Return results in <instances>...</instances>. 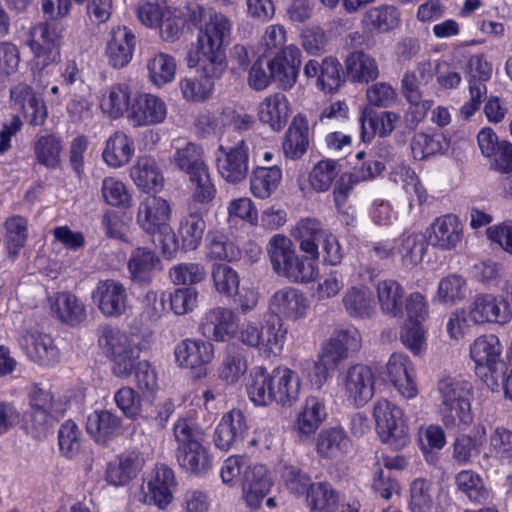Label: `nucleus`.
Listing matches in <instances>:
<instances>
[{
  "instance_id": "nucleus-10",
  "label": "nucleus",
  "mask_w": 512,
  "mask_h": 512,
  "mask_svg": "<svg viewBox=\"0 0 512 512\" xmlns=\"http://www.w3.org/2000/svg\"><path fill=\"white\" fill-rule=\"evenodd\" d=\"M248 145L245 140H240L234 146H219L217 155V168L228 183L237 184L246 179L248 167Z\"/></svg>"
},
{
  "instance_id": "nucleus-21",
  "label": "nucleus",
  "mask_w": 512,
  "mask_h": 512,
  "mask_svg": "<svg viewBox=\"0 0 512 512\" xmlns=\"http://www.w3.org/2000/svg\"><path fill=\"white\" fill-rule=\"evenodd\" d=\"M19 345L30 360L41 365L54 363L58 356L51 336L38 330L25 331L19 338Z\"/></svg>"
},
{
  "instance_id": "nucleus-5",
  "label": "nucleus",
  "mask_w": 512,
  "mask_h": 512,
  "mask_svg": "<svg viewBox=\"0 0 512 512\" xmlns=\"http://www.w3.org/2000/svg\"><path fill=\"white\" fill-rule=\"evenodd\" d=\"M373 416L378 434L384 443L394 449H402L409 443V427L399 407L387 399H380L374 404Z\"/></svg>"
},
{
  "instance_id": "nucleus-4",
  "label": "nucleus",
  "mask_w": 512,
  "mask_h": 512,
  "mask_svg": "<svg viewBox=\"0 0 512 512\" xmlns=\"http://www.w3.org/2000/svg\"><path fill=\"white\" fill-rule=\"evenodd\" d=\"M173 162L189 176V181L193 186V199L202 204L212 201L216 189L204 161L203 148L192 142L187 143L184 147L176 149Z\"/></svg>"
},
{
  "instance_id": "nucleus-26",
  "label": "nucleus",
  "mask_w": 512,
  "mask_h": 512,
  "mask_svg": "<svg viewBox=\"0 0 512 512\" xmlns=\"http://www.w3.org/2000/svg\"><path fill=\"white\" fill-rule=\"evenodd\" d=\"M122 418L109 410H99L87 418L86 429L96 443L106 446L122 433Z\"/></svg>"
},
{
  "instance_id": "nucleus-45",
  "label": "nucleus",
  "mask_w": 512,
  "mask_h": 512,
  "mask_svg": "<svg viewBox=\"0 0 512 512\" xmlns=\"http://www.w3.org/2000/svg\"><path fill=\"white\" fill-rule=\"evenodd\" d=\"M281 178L282 172L277 166L255 168L250 178L252 194L260 199L269 198L278 188Z\"/></svg>"
},
{
  "instance_id": "nucleus-58",
  "label": "nucleus",
  "mask_w": 512,
  "mask_h": 512,
  "mask_svg": "<svg viewBox=\"0 0 512 512\" xmlns=\"http://www.w3.org/2000/svg\"><path fill=\"white\" fill-rule=\"evenodd\" d=\"M456 485L472 502L482 504L489 498V491L483 480L471 470L459 472L456 476Z\"/></svg>"
},
{
  "instance_id": "nucleus-16",
  "label": "nucleus",
  "mask_w": 512,
  "mask_h": 512,
  "mask_svg": "<svg viewBox=\"0 0 512 512\" xmlns=\"http://www.w3.org/2000/svg\"><path fill=\"white\" fill-rule=\"evenodd\" d=\"M360 346L361 337L356 328L338 329L323 343L320 355L326 362L338 366L348 358L350 352L358 351Z\"/></svg>"
},
{
  "instance_id": "nucleus-46",
  "label": "nucleus",
  "mask_w": 512,
  "mask_h": 512,
  "mask_svg": "<svg viewBox=\"0 0 512 512\" xmlns=\"http://www.w3.org/2000/svg\"><path fill=\"white\" fill-rule=\"evenodd\" d=\"M377 297L384 313L397 316L402 312L404 289L397 281H380L377 285Z\"/></svg>"
},
{
  "instance_id": "nucleus-56",
  "label": "nucleus",
  "mask_w": 512,
  "mask_h": 512,
  "mask_svg": "<svg viewBox=\"0 0 512 512\" xmlns=\"http://www.w3.org/2000/svg\"><path fill=\"white\" fill-rule=\"evenodd\" d=\"M130 101V90L126 84L111 86L107 94L103 95L101 108L112 118H118L128 110Z\"/></svg>"
},
{
  "instance_id": "nucleus-48",
  "label": "nucleus",
  "mask_w": 512,
  "mask_h": 512,
  "mask_svg": "<svg viewBox=\"0 0 512 512\" xmlns=\"http://www.w3.org/2000/svg\"><path fill=\"white\" fill-rule=\"evenodd\" d=\"M62 149V141L55 134L38 135L34 142L37 161L48 168H55L59 164Z\"/></svg>"
},
{
  "instance_id": "nucleus-19",
  "label": "nucleus",
  "mask_w": 512,
  "mask_h": 512,
  "mask_svg": "<svg viewBox=\"0 0 512 512\" xmlns=\"http://www.w3.org/2000/svg\"><path fill=\"white\" fill-rule=\"evenodd\" d=\"M386 374L401 396L407 399L418 394L414 369L408 356L393 353L386 365Z\"/></svg>"
},
{
  "instance_id": "nucleus-63",
  "label": "nucleus",
  "mask_w": 512,
  "mask_h": 512,
  "mask_svg": "<svg viewBox=\"0 0 512 512\" xmlns=\"http://www.w3.org/2000/svg\"><path fill=\"white\" fill-rule=\"evenodd\" d=\"M58 443L61 454L67 458H73L80 452L81 432L73 421L68 420L61 425Z\"/></svg>"
},
{
  "instance_id": "nucleus-52",
  "label": "nucleus",
  "mask_w": 512,
  "mask_h": 512,
  "mask_svg": "<svg viewBox=\"0 0 512 512\" xmlns=\"http://www.w3.org/2000/svg\"><path fill=\"white\" fill-rule=\"evenodd\" d=\"M208 252L210 260L232 262L240 259L241 251L235 243L218 231L209 232L207 235Z\"/></svg>"
},
{
  "instance_id": "nucleus-11",
  "label": "nucleus",
  "mask_w": 512,
  "mask_h": 512,
  "mask_svg": "<svg viewBox=\"0 0 512 512\" xmlns=\"http://www.w3.org/2000/svg\"><path fill=\"white\" fill-rule=\"evenodd\" d=\"M342 384L347 399L355 406H363L374 395L375 375L371 367L355 364L343 373Z\"/></svg>"
},
{
  "instance_id": "nucleus-35",
  "label": "nucleus",
  "mask_w": 512,
  "mask_h": 512,
  "mask_svg": "<svg viewBox=\"0 0 512 512\" xmlns=\"http://www.w3.org/2000/svg\"><path fill=\"white\" fill-rule=\"evenodd\" d=\"M307 120L297 115L293 118L282 144L284 155L292 160L301 158L309 145Z\"/></svg>"
},
{
  "instance_id": "nucleus-44",
  "label": "nucleus",
  "mask_w": 512,
  "mask_h": 512,
  "mask_svg": "<svg viewBox=\"0 0 512 512\" xmlns=\"http://www.w3.org/2000/svg\"><path fill=\"white\" fill-rule=\"evenodd\" d=\"M327 233L321 223L314 218H305L298 222L295 237L300 240V249L313 259H318V242Z\"/></svg>"
},
{
  "instance_id": "nucleus-2",
  "label": "nucleus",
  "mask_w": 512,
  "mask_h": 512,
  "mask_svg": "<svg viewBox=\"0 0 512 512\" xmlns=\"http://www.w3.org/2000/svg\"><path fill=\"white\" fill-rule=\"evenodd\" d=\"M173 436L179 466L190 474L206 473L211 467V458L203 446V431L191 420L180 418L174 424Z\"/></svg>"
},
{
  "instance_id": "nucleus-18",
  "label": "nucleus",
  "mask_w": 512,
  "mask_h": 512,
  "mask_svg": "<svg viewBox=\"0 0 512 512\" xmlns=\"http://www.w3.org/2000/svg\"><path fill=\"white\" fill-rule=\"evenodd\" d=\"M241 485L247 504L258 508L270 491L272 480L264 465L253 463L249 459L246 469L243 470Z\"/></svg>"
},
{
  "instance_id": "nucleus-34",
  "label": "nucleus",
  "mask_w": 512,
  "mask_h": 512,
  "mask_svg": "<svg viewBox=\"0 0 512 512\" xmlns=\"http://www.w3.org/2000/svg\"><path fill=\"white\" fill-rule=\"evenodd\" d=\"M130 176L140 189L150 192L163 186L164 177L156 160L151 156H140L132 166Z\"/></svg>"
},
{
  "instance_id": "nucleus-54",
  "label": "nucleus",
  "mask_w": 512,
  "mask_h": 512,
  "mask_svg": "<svg viewBox=\"0 0 512 512\" xmlns=\"http://www.w3.org/2000/svg\"><path fill=\"white\" fill-rule=\"evenodd\" d=\"M246 370V361L240 351L235 346H227L218 369L219 378L229 384H234L245 374Z\"/></svg>"
},
{
  "instance_id": "nucleus-25",
  "label": "nucleus",
  "mask_w": 512,
  "mask_h": 512,
  "mask_svg": "<svg viewBox=\"0 0 512 512\" xmlns=\"http://www.w3.org/2000/svg\"><path fill=\"white\" fill-rule=\"evenodd\" d=\"M10 96L14 105L24 112L29 124L38 126L45 122L48 115L46 105L29 85L17 84L11 89Z\"/></svg>"
},
{
  "instance_id": "nucleus-6",
  "label": "nucleus",
  "mask_w": 512,
  "mask_h": 512,
  "mask_svg": "<svg viewBox=\"0 0 512 512\" xmlns=\"http://www.w3.org/2000/svg\"><path fill=\"white\" fill-rule=\"evenodd\" d=\"M502 345L497 336L493 334L478 337L470 348V355L476 364L477 374L485 377L488 381L487 369L490 372L491 384L488 386L498 385L497 378L503 372L505 364L501 361Z\"/></svg>"
},
{
  "instance_id": "nucleus-7",
  "label": "nucleus",
  "mask_w": 512,
  "mask_h": 512,
  "mask_svg": "<svg viewBox=\"0 0 512 512\" xmlns=\"http://www.w3.org/2000/svg\"><path fill=\"white\" fill-rule=\"evenodd\" d=\"M467 73L469 74L470 100L460 109V115L464 120L470 119L486 98L485 82L490 79L492 66L482 55H473L467 64Z\"/></svg>"
},
{
  "instance_id": "nucleus-9",
  "label": "nucleus",
  "mask_w": 512,
  "mask_h": 512,
  "mask_svg": "<svg viewBox=\"0 0 512 512\" xmlns=\"http://www.w3.org/2000/svg\"><path fill=\"white\" fill-rule=\"evenodd\" d=\"M92 299L106 318H119L128 308L127 289L114 279L99 281L92 292Z\"/></svg>"
},
{
  "instance_id": "nucleus-20",
  "label": "nucleus",
  "mask_w": 512,
  "mask_h": 512,
  "mask_svg": "<svg viewBox=\"0 0 512 512\" xmlns=\"http://www.w3.org/2000/svg\"><path fill=\"white\" fill-rule=\"evenodd\" d=\"M170 215L171 209L167 200L147 195L139 204L136 221L147 234H150L167 225Z\"/></svg>"
},
{
  "instance_id": "nucleus-23",
  "label": "nucleus",
  "mask_w": 512,
  "mask_h": 512,
  "mask_svg": "<svg viewBox=\"0 0 512 512\" xmlns=\"http://www.w3.org/2000/svg\"><path fill=\"white\" fill-rule=\"evenodd\" d=\"M166 113V105L161 98L140 94L133 101L128 117L135 126H148L163 122Z\"/></svg>"
},
{
  "instance_id": "nucleus-14",
  "label": "nucleus",
  "mask_w": 512,
  "mask_h": 512,
  "mask_svg": "<svg viewBox=\"0 0 512 512\" xmlns=\"http://www.w3.org/2000/svg\"><path fill=\"white\" fill-rule=\"evenodd\" d=\"M248 430L247 419L240 409L225 413L214 432L215 446L222 451L239 449Z\"/></svg>"
},
{
  "instance_id": "nucleus-13",
  "label": "nucleus",
  "mask_w": 512,
  "mask_h": 512,
  "mask_svg": "<svg viewBox=\"0 0 512 512\" xmlns=\"http://www.w3.org/2000/svg\"><path fill=\"white\" fill-rule=\"evenodd\" d=\"M272 80L281 89H290L297 81L301 66V51L294 45L282 48L266 63Z\"/></svg>"
},
{
  "instance_id": "nucleus-57",
  "label": "nucleus",
  "mask_w": 512,
  "mask_h": 512,
  "mask_svg": "<svg viewBox=\"0 0 512 512\" xmlns=\"http://www.w3.org/2000/svg\"><path fill=\"white\" fill-rule=\"evenodd\" d=\"M485 427L479 426L475 434L462 435L458 437L454 443L453 458L458 463H467L473 456L480 453V448L485 442Z\"/></svg>"
},
{
  "instance_id": "nucleus-3",
  "label": "nucleus",
  "mask_w": 512,
  "mask_h": 512,
  "mask_svg": "<svg viewBox=\"0 0 512 512\" xmlns=\"http://www.w3.org/2000/svg\"><path fill=\"white\" fill-rule=\"evenodd\" d=\"M98 344L112 362L113 374L120 378L129 377L141 351L135 337L117 327L105 325L99 329Z\"/></svg>"
},
{
  "instance_id": "nucleus-38",
  "label": "nucleus",
  "mask_w": 512,
  "mask_h": 512,
  "mask_svg": "<svg viewBox=\"0 0 512 512\" xmlns=\"http://www.w3.org/2000/svg\"><path fill=\"white\" fill-rule=\"evenodd\" d=\"M325 417L324 403L317 397H308L295 421V430L300 437H308L317 431Z\"/></svg>"
},
{
  "instance_id": "nucleus-47",
  "label": "nucleus",
  "mask_w": 512,
  "mask_h": 512,
  "mask_svg": "<svg viewBox=\"0 0 512 512\" xmlns=\"http://www.w3.org/2000/svg\"><path fill=\"white\" fill-rule=\"evenodd\" d=\"M151 82L161 87L171 82L176 73V62L173 56L159 52L152 55L146 63Z\"/></svg>"
},
{
  "instance_id": "nucleus-12",
  "label": "nucleus",
  "mask_w": 512,
  "mask_h": 512,
  "mask_svg": "<svg viewBox=\"0 0 512 512\" xmlns=\"http://www.w3.org/2000/svg\"><path fill=\"white\" fill-rule=\"evenodd\" d=\"M175 357L179 366L190 369L195 377H202L214 358V346L209 341L185 339L176 346Z\"/></svg>"
},
{
  "instance_id": "nucleus-30",
  "label": "nucleus",
  "mask_w": 512,
  "mask_h": 512,
  "mask_svg": "<svg viewBox=\"0 0 512 512\" xmlns=\"http://www.w3.org/2000/svg\"><path fill=\"white\" fill-rule=\"evenodd\" d=\"M400 12L393 5L381 4L368 8L361 18V26L369 32L389 33L400 25Z\"/></svg>"
},
{
  "instance_id": "nucleus-50",
  "label": "nucleus",
  "mask_w": 512,
  "mask_h": 512,
  "mask_svg": "<svg viewBox=\"0 0 512 512\" xmlns=\"http://www.w3.org/2000/svg\"><path fill=\"white\" fill-rule=\"evenodd\" d=\"M307 502L313 512H335L339 497L329 483L318 482L309 489Z\"/></svg>"
},
{
  "instance_id": "nucleus-1",
  "label": "nucleus",
  "mask_w": 512,
  "mask_h": 512,
  "mask_svg": "<svg viewBox=\"0 0 512 512\" xmlns=\"http://www.w3.org/2000/svg\"><path fill=\"white\" fill-rule=\"evenodd\" d=\"M231 24L221 13H211L198 38L197 63L208 76L221 77L226 70L224 45L230 40Z\"/></svg>"
},
{
  "instance_id": "nucleus-59",
  "label": "nucleus",
  "mask_w": 512,
  "mask_h": 512,
  "mask_svg": "<svg viewBox=\"0 0 512 512\" xmlns=\"http://www.w3.org/2000/svg\"><path fill=\"white\" fill-rule=\"evenodd\" d=\"M340 172L337 161L326 159L319 161L309 175V182L318 192L327 191Z\"/></svg>"
},
{
  "instance_id": "nucleus-41",
  "label": "nucleus",
  "mask_w": 512,
  "mask_h": 512,
  "mask_svg": "<svg viewBox=\"0 0 512 512\" xmlns=\"http://www.w3.org/2000/svg\"><path fill=\"white\" fill-rule=\"evenodd\" d=\"M134 151V141L124 132L117 131L108 138L102 156L109 166L117 168L126 165Z\"/></svg>"
},
{
  "instance_id": "nucleus-60",
  "label": "nucleus",
  "mask_w": 512,
  "mask_h": 512,
  "mask_svg": "<svg viewBox=\"0 0 512 512\" xmlns=\"http://www.w3.org/2000/svg\"><path fill=\"white\" fill-rule=\"evenodd\" d=\"M438 408L446 427L468 426L473 420L470 402L467 397L447 404V409H444V406H438Z\"/></svg>"
},
{
  "instance_id": "nucleus-51",
  "label": "nucleus",
  "mask_w": 512,
  "mask_h": 512,
  "mask_svg": "<svg viewBox=\"0 0 512 512\" xmlns=\"http://www.w3.org/2000/svg\"><path fill=\"white\" fill-rule=\"evenodd\" d=\"M408 508L410 512H433L434 487L431 481L417 478L411 483Z\"/></svg>"
},
{
  "instance_id": "nucleus-37",
  "label": "nucleus",
  "mask_w": 512,
  "mask_h": 512,
  "mask_svg": "<svg viewBox=\"0 0 512 512\" xmlns=\"http://www.w3.org/2000/svg\"><path fill=\"white\" fill-rule=\"evenodd\" d=\"M289 113V102L282 93L266 97L259 106L260 120L275 131H280L286 125Z\"/></svg>"
},
{
  "instance_id": "nucleus-62",
  "label": "nucleus",
  "mask_w": 512,
  "mask_h": 512,
  "mask_svg": "<svg viewBox=\"0 0 512 512\" xmlns=\"http://www.w3.org/2000/svg\"><path fill=\"white\" fill-rule=\"evenodd\" d=\"M421 81L414 71H406L401 80V92L405 99L413 106L420 107L423 112L429 110L433 104L432 100L423 99Z\"/></svg>"
},
{
  "instance_id": "nucleus-24",
  "label": "nucleus",
  "mask_w": 512,
  "mask_h": 512,
  "mask_svg": "<svg viewBox=\"0 0 512 512\" xmlns=\"http://www.w3.org/2000/svg\"><path fill=\"white\" fill-rule=\"evenodd\" d=\"M306 298L298 290L290 287L275 292L270 301V311L278 319L297 320L302 318L307 310Z\"/></svg>"
},
{
  "instance_id": "nucleus-43",
  "label": "nucleus",
  "mask_w": 512,
  "mask_h": 512,
  "mask_svg": "<svg viewBox=\"0 0 512 512\" xmlns=\"http://www.w3.org/2000/svg\"><path fill=\"white\" fill-rule=\"evenodd\" d=\"M266 252L278 276L282 275L296 254L293 242L284 234L273 235L266 245Z\"/></svg>"
},
{
  "instance_id": "nucleus-64",
  "label": "nucleus",
  "mask_w": 512,
  "mask_h": 512,
  "mask_svg": "<svg viewBox=\"0 0 512 512\" xmlns=\"http://www.w3.org/2000/svg\"><path fill=\"white\" fill-rule=\"evenodd\" d=\"M465 292V280L458 275H449L440 281L435 299L441 303L452 305L463 299Z\"/></svg>"
},
{
  "instance_id": "nucleus-36",
  "label": "nucleus",
  "mask_w": 512,
  "mask_h": 512,
  "mask_svg": "<svg viewBox=\"0 0 512 512\" xmlns=\"http://www.w3.org/2000/svg\"><path fill=\"white\" fill-rule=\"evenodd\" d=\"M275 385L277 390L273 392L272 403L283 407L292 406L299 398L300 379L296 372L286 367L275 368Z\"/></svg>"
},
{
  "instance_id": "nucleus-27",
  "label": "nucleus",
  "mask_w": 512,
  "mask_h": 512,
  "mask_svg": "<svg viewBox=\"0 0 512 512\" xmlns=\"http://www.w3.org/2000/svg\"><path fill=\"white\" fill-rule=\"evenodd\" d=\"M431 230L429 242L441 250L455 249L463 238V224L453 214L436 218L431 225Z\"/></svg>"
},
{
  "instance_id": "nucleus-28",
  "label": "nucleus",
  "mask_w": 512,
  "mask_h": 512,
  "mask_svg": "<svg viewBox=\"0 0 512 512\" xmlns=\"http://www.w3.org/2000/svg\"><path fill=\"white\" fill-rule=\"evenodd\" d=\"M135 47V36L127 27L114 28L107 41L106 55L109 64L114 68L126 66L132 59Z\"/></svg>"
},
{
  "instance_id": "nucleus-8",
  "label": "nucleus",
  "mask_w": 512,
  "mask_h": 512,
  "mask_svg": "<svg viewBox=\"0 0 512 512\" xmlns=\"http://www.w3.org/2000/svg\"><path fill=\"white\" fill-rule=\"evenodd\" d=\"M176 481L174 472L166 465H159L153 470L146 486L142 485L141 491L135 494L137 501L156 505L160 509L165 508L172 500V489Z\"/></svg>"
},
{
  "instance_id": "nucleus-15",
  "label": "nucleus",
  "mask_w": 512,
  "mask_h": 512,
  "mask_svg": "<svg viewBox=\"0 0 512 512\" xmlns=\"http://www.w3.org/2000/svg\"><path fill=\"white\" fill-rule=\"evenodd\" d=\"M237 327V317L231 309L216 307L205 314L199 329L207 339L225 342L234 337Z\"/></svg>"
},
{
  "instance_id": "nucleus-29",
  "label": "nucleus",
  "mask_w": 512,
  "mask_h": 512,
  "mask_svg": "<svg viewBox=\"0 0 512 512\" xmlns=\"http://www.w3.org/2000/svg\"><path fill=\"white\" fill-rule=\"evenodd\" d=\"M193 199L188 205V213L180 221L179 234L182 247L186 251L196 250L201 244L206 224L203 219L204 211Z\"/></svg>"
},
{
  "instance_id": "nucleus-40",
  "label": "nucleus",
  "mask_w": 512,
  "mask_h": 512,
  "mask_svg": "<svg viewBox=\"0 0 512 512\" xmlns=\"http://www.w3.org/2000/svg\"><path fill=\"white\" fill-rule=\"evenodd\" d=\"M348 75L354 82L368 83L379 77L376 60L363 50L350 53L345 60Z\"/></svg>"
},
{
  "instance_id": "nucleus-32",
  "label": "nucleus",
  "mask_w": 512,
  "mask_h": 512,
  "mask_svg": "<svg viewBox=\"0 0 512 512\" xmlns=\"http://www.w3.org/2000/svg\"><path fill=\"white\" fill-rule=\"evenodd\" d=\"M160 263L159 257L153 251L139 247L132 252L127 264L129 278L134 283L148 285Z\"/></svg>"
},
{
  "instance_id": "nucleus-53",
  "label": "nucleus",
  "mask_w": 512,
  "mask_h": 512,
  "mask_svg": "<svg viewBox=\"0 0 512 512\" xmlns=\"http://www.w3.org/2000/svg\"><path fill=\"white\" fill-rule=\"evenodd\" d=\"M64 27L56 22H41L36 24L30 31V46L40 45L41 48L57 49L63 39Z\"/></svg>"
},
{
  "instance_id": "nucleus-55",
  "label": "nucleus",
  "mask_w": 512,
  "mask_h": 512,
  "mask_svg": "<svg viewBox=\"0 0 512 512\" xmlns=\"http://www.w3.org/2000/svg\"><path fill=\"white\" fill-rule=\"evenodd\" d=\"M201 70V79L186 77L179 83L181 93L187 101L202 102L206 100L213 91L214 80L220 78L208 76L202 67Z\"/></svg>"
},
{
  "instance_id": "nucleus-22",
  "label": "nucleus",
  "mask_w": 512,
  "mask_h": 512,
  "mask_svg": "<svg viewBox=\"0 0 512 512\" xmlns=\"http://www.w3.org/2000/svg\"><path fill=\"white\" fill-rule=\"evenodd\" d=\"M308 78L317 76V86L324 92H334L344 83L341 63L334 57H326L320 64L316 60H309L303 69Z\"/></svg>"
},
{
  "instance_id": "nucleus-39",
  "label": "nucleus",
  "mask_w": 512,
  "mask_h": 512,
  "mask_svg": "<svg viewBox=\"0 0 512 512\" xmlns=\"http://www.w3.org/2000/svg\"><path fill=\"white\" fill-rule=\"evenodd\" d=\"M350 447V439L341 428L324 429L317 437L316 450L322 458H338L348 453Z\"/></svg>"
},
{
  "instance_id": "nucleus-42",
  "label": "nucleus",
  "mask_w": 512,
  "mask_h": 512,
  "mask_svg": "<svg viewBox=\"0 0 512 512\" xmlns=\"http://www.w3.org/2000/svg\"><path fill=\"white\" fill-rule=\"evenodd\" d=\"M51 309L61 322L71 326L86 318L84 304L69 292L58 293L51 303Z\"/></svg>"
},
{
  "instance_id": "nucleus-17",
  "label": "nucleus",
  "mask_w": 512,
  "mask_h": 512,
  "mask_svg": "<svg viewBox=\"0 0 512 512\" xmlns=\"http://www.w3.org/2000/svg\"><path fill=\"white\" fill-rule=\"evenodd\" d=\"M469 315L474 323L506 324L512 318V310L506 300L492 294H479L471 303Z\"/></svg>"
},
{
  "instance_id": "nucleus-61",
  "label": "nucleus",
  "mask_w": 512,
  "mask_h": 512,
  "mask_svg": "<svg viewBox=\"0 0 512 512\" xmlns=\"http://www.w3.org/2000/svg\"><path fill=\"white\" fill-rule=\"evenodd\" d=\"M211 274L218 293L227 297L237 294L240 280L234 269L225 264H216L213 266Z\"/></svg>"
},
{
  "instance_id": "nucleus-31",
  "label": "nucleus",
  "mask_w": 512,
  "mask_h": 512,
  "mask_svg": "<svg viewBox=\"0 0 512 512\" xmlns=\"http://www.w3.org/2000/svg\"><path fill=\"white\" fill-rule=\"evenodd\" d=\"M143 458L138 451H129L107 466L106 480L115 486L129 483L143 466Z\"/></svg>"
},
{
  "instance_id": "nucleus-49",
  "label": "nucleus",
  "mask_w": 512,
  "mask_h": 512,
  "mask_svg": "<svg viewBox=\"0 0 512 512\" xmlns=\"http://www.w3.org/2000/svg\"><path fill=\"white\" fill-rule=\"evenodd\" d=\"M342 302L351 317L369 318L374 312L372 296L367 288H350L344 294Z\"/></svg>"
},
{
  "instance_id": "nucleus-33",
  "label": "nucleus",
  "mask_w": 512,
  "mask_h": 512,
  "mask_svg": "<svg viewBox=\"0 0 512 512\" xmlns=\"http://www.w3.org/2000/svg\"><path fill=\"white\" fill-rule=\"evenodd\" d=\"M275 378V368L269 371L264 366H256L251 370L247 392L255 405L267 406L272 403V385H275Z\"/></svg>"
}]
</instances>
